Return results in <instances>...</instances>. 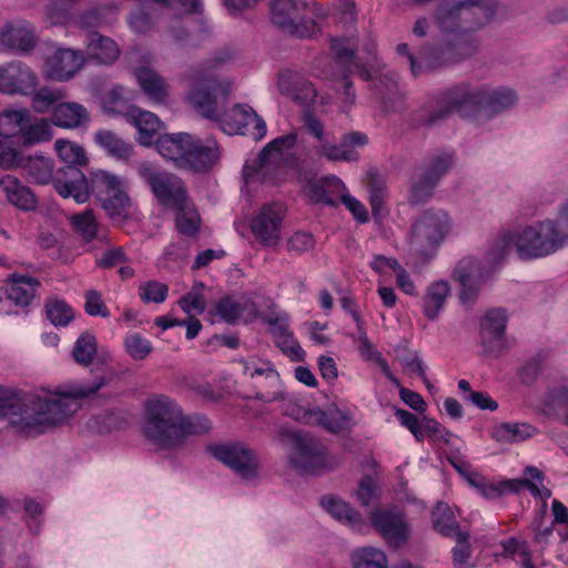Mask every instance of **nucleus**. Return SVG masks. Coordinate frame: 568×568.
Listing matches in <instances>:
<instances>
[{"mask_svg":"<svg viewBox=\"0 0 568 568\" xmlns=\"http://www.w3.org/2000/svg\"><path fill=\"white\" fill-rule=\"evenodd\" d=\"M231 58L229 51H217L192 68L185 75L189 100L205 118L216 121L226 134L248 135L260 141L266 135V123L250 105L235 104L231 111L225 110L233 83L219 71Z\"/></svg>","mask_w":568,"mask_h":568,"instance_id":"obj_1","label":"nucleus"},{"mask_svg":"<svg viewBox=\"0 0 568 568\" xmlns=\"http://www.w3.org/2000/svg\"><path fill=\"white\" fill-rule=\"evenodd\" d=\"M104 385L100 377L90 384L75 383L59 388L55 394L31 395L23 400L0 388V416L17 432L37 436L64 423L79 409V399L90 396Z\"/></svg>","mask_w":568,"mask_h":568,"instance_id":"obj_2","label":"nucleus"},{"mask_svg":"<svg viewBox=\"0 0 568 568\" xmlns=\"http://www.w3.org/2000/svg\"><path fill=\"white\" fill-rule=\"evenodd\" d=\"M205 417L185 415L182 407L166 395H155L145 400L142 432L160 449H173L185 439L210 429Z\"/></svg>","mask_w":568,"mask_h":568,"instance_id":"obj_3","label":"nucleus"},{"mask_svg":"<svg viewBox=\"0 0 568 568\" xmlns=\"http://www.w3.org/2000/svg\"><path fill=\"white\" fill-rule=\"evenodd\" d=\"M564 247L552 219L548 217L503 233L491 244L487 262L498 263L510 248H514L520 260L531 261L552 255Z\"/></svg>","mask_w":568,"mask_h":568,"instance_id":"obj_4","label":"nucleus"},{"mask_svg":"<svg viewBox=\"0 0 568 568\" xmlns=\"http://www.w3.org/2000/svg\"><path fill=\"white\" fill-rule=\"evenodd\" d=\"M156 150L176 168L194 172L211 170L221 158L220 148L214 139L201 140L184 132L161 135L156 141Z\"/></svg>","mask_w":568,"mask_h":568,"instance_id":"obj_5","label":"nucleus"},{"mask_svg":"<svg viewBox=\"0 0 568 568\" xmlns=\"http://www.w3.org/2000/svg\"><path fill=\"white\" fill-rule=\"evenodd\" d=\"M296 141L295 132L278 136L268 142L258 156L247 160L243 168L245 184L280 183L284 179L286 168L295 163L292 151Z\"/></svg>","mask_w":568,"mask_h":568,"instance_id":"obj_6","label":"nucleus"},{"mask_svg":"<svg viewBox=\"0 0 568 568\" xmlns=\"http://www.w3.org/2000/svg\"><path fill=\"white\" fill-rule=\"evenodd\" d=\"M483 87L462 84L449 89L440 100L422 109L417 115V123L433 126L442 122L452 112L463 118L484 115Z\"/></svg>","mask_w":568,"mask_h":568,"instance_id":"obj_7","label":"nucleus"},{"mask_svg":"<svg viewBox=\"0 0 568 568\" xmlns=\"http://www.w3.org/2000/svg\"><path fill=\"white\" fill-rule=\"evenodd\" d=\"M59 159L67 168L59 171L54 180V189L63 197H72L78 204L85 203L90 197L89 182L78 165L87 163L84 149L75 142L59 139L54 143Z\"/></svg>","mask_w":568,"mask_h":568,"instance_id":"obj_8","label":"nucleus"},{"mask_svg":"<svg viewBox=\"0 0 568 568\" xmlns=\"http://www.w3.org/2000/svg\"><path fill=\"white\" fill-rule=\"evenodd\" d=\"M454 223L442 209L426 210L412 225L409 251L422 260L435 256L439 246L453 232Z\"/></svg>","mask_w":568,"mask_h":568,"instance_id":"obj_9","label":"nucleus"},{"mask_svg":"<svg viewBox=\"0 0 568 568\" xmlns=\"http://www.w3.org/2000/svg\"><path fill=\"white\" fill-rule=\"evenodd\" d=\"M281 409L283 415L310 426H320L334 435L344 437L352 429V414L337 406L305 408L298 400L283 390L281 397Z\"/></svg>","mask_w":568,"mask_h":568,"instance_id":"obj_10","label":"nucleus"},{"mask_svg":"<svg viewBox=\"0 0 568 568\" xmlns=\"http://www.w3.org/2000/svg\"><path fill=\"white\" fill-rule=\"evenodd\" d=\"M292 449L288 455L291 466L304 475H321L335 469L341 458L331 454L321 440L300 432L288 434Z\"/></svg>","mask_w":568,"mask_h":568,"instance_id":"obj_11","label":"nucleus"},{"mask_svg":"<svg viewBox=\"0 0 568 568\" xmlns=\"http://www.w3.org/2000/svg\"><path fill=\"white\" fill-rule=\"evenodd\" d=\"M0 138H20L28 146L49 141L52 129L48 120L32 116L26 108H9L0 112Z\"/></svg>","mask_w":568,"mask_h":568,"instance_id":"obj_12","label":"nucleus"},{"mask_svg":"<svg viewBox=\"0 0 568 568\" xmlns=\"http://www.w3.org/2000/svg\"><path fill=\"white\" fill-rule=\"evenodd\" d=\"M454 166V156L450 152H439L429 156L417 169L412 179L409 202L422 204L428 201L443 179Z\"/></svg>","mask_w":568,"mask_h":568,"instance_id":"obj_13","label":"nucleus"},{"mask_svg":"<svg viewBox=\"0 0 568 568\" xmlns=\"http://www.w3.org/2000/svg\"><path fill=\"white\" fill-rule=\"evenodd\" d=\"M138 174L163 205L172 209L183 207L186 192L181 179L162 171L151 162H142L138 168Z\"/></svg>","mask_w":568,"mask_h":568,"instance_id":"obj_14","label":"nucleus"},{"mask_svg":"<svg viewBox=\"0 0 568 568\" xmlns=\"http://www.w3.org/2000/svg\"><path fill=\"white\" fill-rule=\"evenodd\" d=\"M92 190L111 219H123L129 214L130 199L123 178L108 171H98L92 176Z\"/></svg>","mask_w":568,"mask_h":568,"instance_id":"obj_15","label":"nucleus"},{"mask_svg":"<svg viewBox=\"0 0 568 568\" xmlns=\"http://www.w3.org/2000/svg\"><path fill=\"white\" fill-rule=\"evenodd\" d=\"M207 450L241 479L253 481L257 478L258 457L247 445L239 442H227L211 445Z\"/></svg>","mask_w":568,"mask_h":568,"instance_id":"obj_16","label":"nucleus"},{"mask_svg":"<svg viewBox=\"0 0 568 568\" xmlns=\"http://www.w3.org/2000/svg\"><path fill=\"white\" fill-rule=\"evenodd\" d=\"M357 77L374 82L375 93L386 111L397 112L404 108V95L397 75L385 65H381L375 58L374 64L369 67L357 64Z\"/></svg>","mask_w":568,"mask_h":568,"instance_id":"obj_17","label":"nucleus"},{"mask_svg":"<svg viewBox=\"0 0 568 568\" xmlns=\"http://www.w3.org/2000/svg\"><path fill=\"white\" fill-rule=\"evenodd\" d=\"M307 0H273L271 20L284 33L298 38L312 37L314 22H307L304 11Z\"/></svg>","mask_w":568,"mask_h":568,"instance_id":"obj_18","label":"nucleus"},{"mask_svg":"<svg viewBox=\"0 0 568 568\" xmlns=\"http://www.w3.org/2000/svg\"><path fill=\"white\" fill-rule=\"evenodd\" d=\"M368 520L390 548L403 547L410 537L406 515L396 508L376 507L371 510Z\"/></svg>","mask_w":568,"mask_h":568,"instance_id":"obj_19","label":"nucleus"},{"mask_svg":"<svg viewBox=\"0 0 568 568\" xmlns=\"http://www.w3.org/2000/svg\"><path fill=\"white\" fill-rule=\"evenodd\" d=\"M447 50H449V52L442 57L436 47H428L424 48L418 57H414L409 53L406 43H400L396 48L398 54L407 57L412 74L418 77L429 70L471 57L475 53V45L474 43H467L458 53L450 52V50H453L452 45H448Z\"/></svg>","mask_w":568,"mask_h":568,"instance_id":"obj_20","label":"nucleus"},{"mask_svg":"<svg viewBox=\"0 0 568 568\" xmlns=\"http://www.w3.org/2000/svg\"><path fill=\"white\" fill-rule=\"evenodd\" d=\"M508 316L504 308L489 310L480 321V343L485 354L498 357L513 346L506 334Z\"/></svg>","mask_w":568,"mask_h":568,"instance_id":"obj_21","label":"nucleus"},{"mask_svg":"<svg viewBox=\"0 0 568 568\" xmlns=\"http://www.w3.org/2000/svg\"><path fill=\"white\" fill-rule=\"evenodd\" d=\"M285 207L280 202L264 204L250 221L254 239L263 246H276L281 240Z\"/></svg>","mask_w":568,"mask_h":568,"instance_id":"obj_22","label":"nucleus"},{"mask_svg":"<svg viewBox=\"0 0 568 568\" xmlns=\"http://www.w3.org/2000/svg\"><path fill=\"white\" fill-rule=\"evenodd\" d=\"M488 274L483 263L466 256L458 261L453 270L452 277L460 286L459 298L464 306L470 307L477 300L481 284Z\"/></svg>","mask_w":568,"mask_h":568,"instance_id":"obj_23","label":"nucleus"},{"mask_svg":"<svg viewBox=\"0 0 568 568\" xmlns=\"http://www.w3.org/2000/svg\"><path fill=\"white\" fill-rule=\"evenodd\" d=\"M39 84L37 73L21 61L0 65V93L7 95H30Z\"/></svg>","mask_w":568,"mask_h":568,"instance_id":"obj_24","label":"nucleus"},{"mask_svg":"<svg viewBox=\"0 0 568 568\" xmlns=\"http://www.w3.org/2000/svg\"><path fill=\"white\" fill-rule=\"evenodd\" d=\"M460 1L456 3H442L437 7L435 12V21L438 28L445 33H452L455 36L453 42H445L436 49L442 57L449 52L448 45L453 47L452 53H458L463 50V47L467 43H474L475 50L477 49V42L475 40H465L463 38L462 21L459 20Z\"/></svg>","mask_w":568,"mask_h":568,"instance_id":"obj_25","label":"nucleus"},{"mask_svg":"<svg viewBox=\"0 0 568 568\" xmlns=\"http://www.w3.org/2000/svg\"><path fill=\"white\" fill-rule=\"evenodd\" d=\"M306 194L312 202L326 205H336L338 201H342L355 215V200L347 193L342 180L335 175L310 183L306 186Z\"/></svg>","mask_w":568,"mask_h":568,"instance_id":"obj_26","label":"nucleus"},{"mask_svg":"<svg viewBox=\"0 0 568 568\" xmlns=\"http://www.w3.org/2000/svg\"><path fill=\"white\" fill-rule=\"evenodd\" d=\"M498 0H463L460 1L459 20L462 21L463 38L488 24L497 10Z\"/></svg>","mask_w":568,"mask_h":568,"instance_id":"obj_27","label":"nucleus"},{"mask_svg":"<svg viewBox=\"0 0 568 568\" xmlns=\"http://www.w3.org/2000/svg\"><path fill=\"white\" fill-rule=\"evenodd\" d=\"M37 42L31 24L23 20L8 21L0 29V51L29 53Z\"/></svg>","mask_w":568,"mask_h":568,"instance_id":"obj_28","label":"nucleus"},{"mask_svg":"<svg viewBox=\"0 0 568 568\" xmlns=\"http://www.w3.org/2000/svg\"><path fill=\"white\" fill-rule=\"evenodd\" d=\"M331 49L335 55V62L341 68L338 74V90L349 98L352 89V71L355 65V43L352 38H335L331 41Z\"/></svg>","mask_w":568,"mask_h":568,"instance_id":"obj_29","label":"nucleus"},{"mask_svg":"<svg viewBox=\"0 0 568 568\" xmlns=\"http://www.w3.org/2000/svg\"><path fill=\"white\" fill-rule=\"evenodd\" d=\"M84 58L80 52L71 49H58L45 61V72L49 78L58 81H68L83 65Z\"/></svg>","mask_w":568,"mask_h":568,"instance_id":"obj_30","label":"nucleus"},{"mask_svg":"<svg viewBox=\"0 0 568 568\" xmlns=\"http://www.w3.org/2000/svg\"><path fill=\"white\" fill-rule=\"evenodd\" d=\"M277 87L283 95H286L308 108L315 101L317 91L313 83L292 71H284L280 74Z\"/></svg>","mask_w":568,"mask_h":568,"instance_id":"obj_31","label":"nucleus"},{"mask_svg":"<svg viewBox=\"0 0 568 568\" xmlns=\"http://www.w3.org/2000/svg\"><path fill=\"white\" fill-rule=\"evenodd\" d=\"M214 315L227 324H236L243 318L252 320L257 316V307L246 297L235 298L223 296L214 305Z\"/></svg>","mask_w":568,"mask_h":568,"instance_id":"obj_32","label":"nucleus"},{"mask_svg":"<svg viewBox=\"0 0 568 568\" xmlns=\"http://www.w3.org/2000/svg\"><path fill=\"white\" fill-rule=\"evenodd\" d=\"M134 77L142 92L155 104H164L170 98V84L156 70L136 67Z\"/></svg>","mask_w":568,"mask_h":568,"instance_id":"obj_33","label":"nucleus"},{"mask_svg":"<svg viewBox=\"0 0 568 568\" xmlns=\"http://www.w3.org/2000/svg\"><path fill=\"white\" fill-rule=\"evenodd\" d=\"M364 183L368 191V201L372 207V214L377 224H381L388 214L386 201L388 191L384 175L376 169L366 172Z\"/></svg>","mask_w":568,"mask_h":568,"instance_id":"obj_34","label":"nucleus"},{"mask_svg":"<svg viewBox=\"0 0 568 568\" xmlns=\"http://www.w3.org/2000/svg\"><path fill=\"white\" fill-rule=\"evenodd\" d=\"M0 190L8 203L21 211L29 212L37 207L34 193L14 175H3L0 179Z\"/></svg>","mask_w":568,"mask_h":568,"instance_id":"obj_35","label":"nucleus"},{"mask_svg":"<svg viewBox=\"0 0 568 568\" xmlns=\"http://www.w3.org/2000/svg\"><path fill=\"white\" fill-rule=\"evenodd\" d=\"M90 113L85 106L77 102H61L52 112V122L64 129H78L90 123Z\"/></svg>","mask_w":568,"mask_h":568,"instance_id":"obj_36","label":"nucleus"},{"mask_svg":"<svg viewBox=\"0 0 568 568\" xmlns=\"http://www.w3.org/2000/svg\"><path fill=\"white\" fill-rule=\"evenodd\" d=\"M126 119L135 126L139 142L144 146H150L153 143L154 136L160 131V119L154 113L135 106L129 110Z\"/></svg>","mask_w":568,"mask_h":568,"instance_id":"obj_37","label":"nucleus"},{"mask_svg":"<svg viewBox=\"0 0 568 568\" xmlns=\"http://www.w3.org/2000/svg\"><path fill=\"white\" fill-rule=\"evenodd\" d=\"M39 286L36 277L13 273L8 277L6 288L16 305L28 306L36 297Z\"/></svg>","mask_w":568,"mask_h":568,"instance_id":"obj_38","label":"nucleus"},{"mask_svg":"<svg viewBox=\"0 0 568 568\" xmlns=\"http://www.w3.org/2000/svg\"><path fill=\"white\" fill-rule=\"evenodd\" d=\"M450 296V286L447 281L438 280L430 283L423 297V313L428 321H435L444 310L448 297Z\"/></svg>","mask_w":568,"mask_h":568,"instance_id":"obj_39","label":"nucleus"},{"mask_svg":"<svg viewBox=\"0 0 568 568\" xmlns=\"http://www.w3.org/2000/svg\"><path fill=\"white\" fill-rule=\"evenodd\" d=\"M467 480L478 494L487 499L499 498L505 493H517L523 488V484L525 483L523 480L490 481L476 473L468 474Z\"/></svg>","mask_w":568,"mask_h":568,"instance_id":"obj_40","label":"nucleus"},{"mask_svg":"<svg viewBox=\"0 0 568 568\" xmlns=\"http://www.w3.org/2000/svg\"><path fill=\"white\" fill-rule=\"evenodd\" d=\"M26 175L34 183H54L57 175H53V162L42 154L22 156L19 166Z\"/></svg>","mask_w":568,"mask_h":568,"instance_id":"obj_41","label":"nucleus"},{"mask_svg":"<svg viewBox=\"0 0 568 568\" xmlns=\"http://www.w3.org/2000/svg\"><path fill=\"white\" fill-rule=\"evenodd\" d=\"M87 53L90 59L109 64L119 58L120 50L112 39L93 32L88 36Z\"/></svg>","mask_w":568,"mask_h":568,"instance_id":"obj_42","label":"nucleus"},{"mask_svg":"<svg viewBox=\"0 0 568 568\" xmlns=\"http://www.w3.org/2000/svg\"><path fill=\"white\" fill-rule=\"evenodd\" d=\"M363 469L367 470L366 474L363 475V478L357 487V499L362 501L363 505H368L372 501H375L379 497V487H378V463L373 457H367L362 463Z\"/></svg>","mask_w":568,"mask_h":568,"instance_id":"obj_43","label":"nucleus"},{"mask_svg":"<svg viewBox=\"0 0 568 568\" xmlns=\"http://www.w3.org/2000/svg\"><path fill=\"white\" fill-rule=\"evenodd\" d=\"M537 429L527 423H500L491 428V437L501 444H514L532 437Z\"/></svg>","mask_w":568,"mask_h":568,"instance_id":"obj_44","label":"nucleus"},{"mask_svg":"<svg viewBox=\"0 0 568 568\" xmlns=\"http://www.w3.org/2000/svg\"><path fill=\"white\" fill-rule=\"evenodd\" d=\"M357 342H358V351L361 356L378 366L385 377L394 385L399 386V379L392 373L387 362L382 356L381 352L376 348V346L369 341L365 332L362 329V327L357 324Z\"/></svg>","mask_w":568,"mask_h":568,"instance_id":"obj_45","label":"nucleus"},{"mask_svg":"<svg viewBox=\"0 0 568 568\" xmlns=\"http://www.w3.org/2000/svg\"><path fill=\"white\" fill-rule=\"evenodd\" d=\"M484 115L491 116L498 114L517 101V94L509 88H483Z\"/></svg>","mask_w":568,"mask_h":568,"instance_id":"obj_46","label":"nucleus"},{"mask_svg":"<svg viewBox=\"0 0 568 568\" xmlns=\"http://www.w3.org/2000/svg\"><path fill=\"white\" fill-rule=\"evenodd\" d=\"M94 141L108 155L119 161H128L133 155V145L111 131H98Z\"/></svg>","mask_w":568,"mask_h":568,"instance_id":"obj_47","label":"nucleus"},{"mask_svg":"<svg viewBox=\"0 0 568 568\" xmlns=\"http://www.w3.org/2000/svg\"><path fill=\"white\" fill-rule=\"evenodd\" d=\"M72 230L85 243L93 240L103 241L104 235L100 233V224L92 210L87 209L81 213L73 214L69 217Z\"/></svg>","mask_w":568,"mask_h":568,"instance_id":"obj_48","label":"nucleus"},{"mask_svg":"<svg viewBox=\"0 0 568 568\" xmlns=\"http://www.w3.org/2000/svg\"><path fill=\"white\" fill-rule=\"evenodd\" d=\"M31 97V106L37 113H45L61 103L65 98V92L61 88L38 87L29 95Z\"/></svg>","mask_w":568,"mask_h":568,"instance_id":"obj_49","label":"nucleus"},{"mask_svg":"<svg viewBox=\"0 0 568 568\" xmlns=\"http://www.w3.org/2000/svg\"><path fill=\"white\" fill-rule=\"evenodd\" d=\"M270 377L268 375H263L261 379L252 383L255 389L254 398L263 403H273L283 397L284 387L277 369L274 371V376L271 382L267 379Z\"/></svg>","mask_w":568,"mask_h":568,"instance_id":"obj_50","label":"nucleus"},{"mask_svg":"<svg viewBox=\"0 0 568 568\" xmlns=\"http://www.w3.org/2000/svg\"><path fill=\"white\" fill-rule=\"evenodd\" d=\"M237 363L241 365L243 375L250 378L251 384L261 379L263 375L271 376L267 378L271 382L274 371H276L275 365L270 359L256 355L240 358Z\"/></svg>","mask_w":568,"mask_h":568,"instance_id":"obj_51","label":"nucleus"},{"mask_svg":"<svg viewBox=\"0 0 568 568\" xmlns=\"http://www.w3.org/2000/svg\"><path fill=\"white\" fill-rule=\"evenodd\" d=\"M321 506L341 524L349 528L355 527V513L344 500L334 496H325L321 499Z\"/></svg>","mask_w":568,"mask_h":568,"instance_id":"obj_52","label":"nucleus"},{"mask_svg":"<svg viewBox=\"0 0 568 568\" xmlns=\"http://www.w3.org/2000/svg\"><path fill=\"white\" fill-rule=\"evenodd\" d=\"M433 525L439 534L446 537H454L456 532H462L458 530L453 510L445 503H438L433 511Z\"/></svg>","mask_w":568,"mask_h":568,"instance_id":"obj_53","label":"nucleus"},{"mask_svg":"<svg viewBox=\"0 0 568 568\" xmlns=\"http://www.w3.org/2000/svg\"><path fill=\"white\" fill-rule=\"evenodd\" d=\"M97 353V339L92 334H81L74 343L72 357L83 366L91 364L93 356Z\"/></svg>","mask_w":568,"mask_h":568,"instance_id":"obj_54","label":"nucleus"},{"mask_svg":"<svg viewBox=\"0 0 568 568\" xmlns=\"http://www.w3.org/2000/svg\"><path fill=\"white\" fill-rule=\"evenodd\" d=\"M355 133L345 136L339 145H323L320 153L329 161H349L353 159Z\"/></svg>","mask_w":568,"mask_h":568,"instance_id":"obj_55","label":"nucleus"},{"mask_svg":"<svg viewBox=\"0 0 568 568\" xmlns=\"http://www.w3.org/2000/svg\"><path fill=\"white\" fill-rule=\"evenodd\" d=\"M47 316L54 326H67L73 318L74 312L61 300H50L45 304Z\"/></svg>","mask_w":568,"mask_h":568,"instance_id":"obj_56","label":"nucleus"},{"mask_svg":"<svg viewBox=\"0 0 568 568\" xmlns=\"http://www.w3.org/2000/svg\"><path fill=\"white\" fill-rule=\"evenodd\" d=\"M176 214V229L180 233L185 235H194L200 227V216L195 210L187 205L185 201L183 207L175 209Z\"/></svg>","mask_w":568,"mask_h":568,"instance_id":"obj_57","label":"nucleus"},{"mask_svg":"<svg viewBox=\"0 0 568 568\" xmlns=\"http://www.w3.org/2000/svg\"><path fill=\"white\" fill-rule=\"evenodd\" d=\"M126 353L135 361L146 358L153 351L152 343L139 333L128 334L124 338Z\"/></svg>","mask_w":568,"mask_h":568,"instance_id":"obj_58","label":"nucleus"},{"mask_svg":"<svg viewBox=\"0 0 568 568\" xmlns=\"http://www.w3.org/2000/svg\"><path fill=\"white\" fill-rule=\"evenodd\" d=\"M357 568H388L385 552L373 547L357 550Z\"/></svg>","mask_w":568,"mask_h":568,"instance_id":"obj_59","label":"nucleus"},{"mask_svg":"<svg viewBox=\"0 0 568 568\" xmlns=\"http://www.w3.org/2000/svg\"><path fill=\"white\" fill-rule=\"evenodd\" d=\"M204 285L199 283L193 288L183 295L179 301V305L186 314H202L205 310L206 303L202 294Z\"/></svg>","mask_w":568,"mask_h":568,"instance_id":"obj_60","label":"nucleus"},{"mask_svg":"<svg viewBox=\"0 0 568 568\" xmlns=\"http://www.w3.org/2000/svg\"><path fill=\"white\" fill-rule=\"evenodd\" d=\"M169 294V286L159 281H148L139 286V295L144 303H163Z\"/></svg>","mask_w":568,"mask_h":568,"instance_id":"obj_61","label":"nucleus"},{"mask_svg":"<svg viewBox=\"0 0 568 568\" xmlns=\"http://www.w3.org/2000/svg\"><path fill=\"white\" fill-rule=\"evenodd\" d=\"M544 403L554 410L568 407V381L549 387L545 394Z\"/></svg>","mask_w":568,"mask_h":568,"instance_id":"obj_62","label":"nucleus"},{"mask_svg":"<svg viewBox=\"0 0 568 568\" xmlns=\"http://www.w3.org/2000/svg\"><path fill=\"white\" fill-rule=\"evenodd\" d=\"M456 546L453 548L454 568H469L468 559L471 555L470 545L468 542L469 535L467 532H456Z\"/></svg>","mask_w":568,"mask_h":568,"instance_id":"obj_63","label":"nucleus"},{"mask_svg":"<svg viewBox=\"0 0 568 568\" xmlns=\"http://www.w3.org/2000/svg\"><path fill=\"white\" fill-rule=\"evenodd\" d=\"M9 139H0V168L12 170L19 166L22 154Z\"/></svg>","mask_w":568,"mask_h":568,"instance_id":"obj_64","label":"nucleus"}]
</instances>
